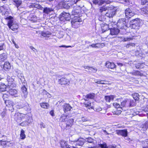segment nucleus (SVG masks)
<instances>
[{
    "mask_svg": "<svg viewBox=\"0 0 148 148\" xmlns=\"http://www.w3.org/2000/svg\"><path fill=\"white\" fill-rule=\"evenodd\" d=\"M41 107L44 108H47L49 106V104L46 103H40Z\"/></svg>",
    "mask_w": 148,
    "mask_h": 148,
    "instance_id": "42",
    "label": "nucleus"
},
{
    "mask_svg": "<svg viewBox=\"0 0 148 148\" xmlns=\"http://www.w3.org/2000/svg\"><path fill=\"white\" fill-rule=\"evenodd\" d=\"M40 127L41 128H45L46 127L45 125L42 122H41L40 123Z\"/></svg>",
    "mask_w": 148,
    "mask_h": 148,
    "instance_id": "58",
    "label": "nucleus"
},
{
    "mask_svg": "<svg viewBox=\"0 0 148 148\" xmlns=\"http://www.w3.org/2000/svg\"><path fill=\"white\" fill-rule=\"evenodd\" d=\"M58 82L59 84L61 85H65L67 84L69 82V81L68 79L65 78H62L59 79Z\"/></svg>",
    "mask_w": 148,
    "mask_h": 148,
    "instance_id": "16",
    "label": "nucleus"
},
{
    "mask_svg": "<svg viewBox=\"0 0 148 148\" xmlns=\"http://www.w3.org/2000/svg\"><path fill=\"white\" fill-rule=\"evenodd\" d=\"M29 18L31 21L34 22L36 21L37 20L36 16L33 14H30L29 16Z\"/></svg>",
    "mask_w": 148,
    "mask_h": 148,
    "instance_id": "31",
    "label": "nucleus"
},
{
    "mask_svg": "<svg viewBox=\"0 0 148 148\" xmlns=\"http://www.w3.org/2000/svg\"><path fill=\"white\" fill-rule=\"evenodd\" d=\"M27 115L23 114L17 112L15 113L14 116L15 120L18 123L21 122L22 121L26 119Z\"/></svg>",
    "mask_w": 148,
    "mask_h": 148,
    "instance_id": "3",
    "label": "nucleus"
},
{
    "mask_svg": "<svg viewBox=\"0 0 148 148\" xmlns=\"http://www.w3.org/2000/svg\"><path fill=\"white\" fill-rule=\"evenodd\" d=\"M136 101L133 99H127V107H131L136 106Z\"/></svg>",
    "mask_w": 148,
    "mask_h": 148,
    "instance_id": "13",
    "label": "nucleus"
},
{
    "mask_svg": "<svg viewBox=\"0 0 148 148\" xmlns=\"http://www.w3.org/2000/svg\"><path fill=\"white\" fill-rule=\"evenodd\" d=\"M7 19L9 20L8 22V26H10V25H14V24H13V20H12L13 18V17L10 16H8L6 18Z\"/></svg>",
    "mask_w": 148,
    "mask_h": 148,
    "instance_id": "29",
    "label": "nucleus"
},
{
    "mask_svg": "<svg viewBox=\"0 0 148 148\" xmlns=\"http://www.w3.org/2000/svg\"><path fill=\"white\" fill-rule=\"evenodd\" d=\"M80 10L78 9H74L71 12V14L73 15H76L80 12Z\"/></svg>",
    "mask_w": 148,
    "mask_h": 148,
    "instance_id": "39",
    "label": "nucleus"
},
{
    "mask_svg": "<svg viewBox=\"0 0 148 148\" xmlns=\"http://www.w3.org/2000/svg\"><path fill=\"white\" fill-rule=\"evenodd\" d=\"M109 8L108 7H106L105 6H103L102 7L99 8V12L102 13L103 11H106L108 10Z\"/></svg>",
    "mask_w": 148,
    "mask_h": 148,
    "instance_id": "36",
    "label": "nucleus"
},
{
    "mask_svg": "<svg viewBox=\"0 0 148 148\" xmlns=\"http://www.w3.org/2000/svg\"><path fill=\"white\" fill-rule=\"evenodd\" d=\"M85 142V140L82 138H79L77 140L74 141V144L75 146L73 145V148H80V146H82Z\"/></svg>",
    "mask_w": 148,
    "mask_h": 148,
    "instance_id": "5",
    "label": "nucleus"
},
{
    "mask_svg": "<svg viewBox=\"0 0 148 148\" xmlns=\"http://www.w3.org/2000/svg\"><path fill=\"white\" fill-rule=\"evenodd\" d=\"M115 97V96L113 95L106 96H105V99L107 102H110V101H112Z\"/></svg>",
    "mask_w": 148,
    "mask_h": 148,
    "instance_id": "24",
    "label": "nucleus"
},
{
    "mask_svg": "<svg viewBox=\"0 0 148 148\" xmlns=\"http://www.w3.org/2000/svg\"><path fill=\"white\" fill-rule=\"evenodd\" d=\"M110 34L112 35H116L119 32L120 30L119 29L116 28H110Z\"/></svg>",
    "mask_w": 148,
    "mask_h": 148,
    "instance_id": "17",
    "label": "nucleus"
},
{
    "mask_svg": "<svg viewBox=\"0 0 148 148\" xmlns=\"http://www.w3.org/2000/svg\"><path fill=\"white\" fill-rule=\"evenodd\" d=\"M5 103L7 106L11 108H13L14 105L13 102L11 100H5Z\"/></svg>",
    "mask_w": 148,
    "mask_h": 148,
    "instance_id": "25",
    "label": "nucleus"
},
{
    "mask_svg": "<svg viewBox=\"0 0 148 148\" xmlns=\"http://www.w3.org/2000/svg\"><path fill=\"white\" fill-rule=\"evenodd\" d=\"M11 66L10 63L8 62H5L3 66L4 69L6 71L9 70L10 69Z\"/></svg>",
    "mask_w": 148,
    "mask_h": 148,
    "instance_id": "30",
    "label": "nucleus"
},
{
    "mask_svg": "<svg viewBox=\"0 0 148 148\" xmlns=\"http://www.w3.org/2000/svg\"><path fill=\"white\" fill-rule=\"evenodd\" d=\"M84 67V69H88L90 70L91 71H93L92 70H94L95 71H96L97 70V69L96 68H93L92 67L89 66H85Z\"/></svg>",
    "mask_w": 148,
    "mask_h": 148,
    "instance_id": "49",
    "label": "nucleus"
},
{
    "mask_svg": "<svg viewBox=\"0 0 148 148\" xmlns=\"http://www.w3.org/2000/svg\"><path fill=\"white\" fill-rule=\"evenodd\" d=\"M141 11L143 14H148V6L142 8Z\"/></svg>",
    "mask_w": 148,
    "mask_h": 148,
    "instance_id": "40",
    "label": "nucleus"
},
{
    "mask_svg": "<svg viewBox=\"0 0 148 148\" xmlns=\"http://www.w3.org/2000/svg\"><path fill=\"white\" fill-rule=\"evenodd\" d=\"M59 18L61 21H69L71 18L69 13L63 12L59 15Z\"/></svg>",
    "mask_w": 148,
    "mask_h": 148,
    "instance_id": "6",
    "label": "nucleus"
},
{
    "mask_svg": "<svg viewBox=\"0 0 148 148\" xmlns=\"http://www.w3.org/2000/svg\"><path fill=\"white\" fill-rule=\"evenodd\" d=\"M140 25V20L138 18L132 20L130 22V27L132 29H138Z\"/></svg>",
    "mask_w": 148,
    "mask_h": 148,
    "instance_id": "1",
    "label": "nucleus"
},
{
    "mask_svg": "<svg viewBox=\"0 0 148 148\" xmlns=\"http://www.w3.org/2000/svg\"><path fill=\"white\" fill-rule=\"evenodd\" d=\"M60 144L62 148H71L69 145H68L67 142L64 140L61 141Z\"/></svg>",
    "mask_w": 148,
    "mask_h": 148,
    "instance_id": "19",
    "label": "nucleus"
},
{
    "mask_svg": "<svg viewBox=\"0 0 148 148\" xmlns=\"http://www.w3.org/2000/svg\"><path fill=\"white\" fill-rule=\"evenodd\" d=\"M51 33H50L49 32H42L41 34V35L42 36L45 37L47 35H49V34H51Z\"/></svg>",
    "mask_w": 148,
    "mask_h": 148,
    "instance_id": "55",
    "label": "nucleus"
},
{
    "mask_svg": "<svg viewBox=\"0 0 148 148\" xmlns=\"http://www.w3.org/2000/svg\"><path fill=\"white\" fill-rule=\"evenodd\" d=\"M125 13L126 17L128 18H131L135 14L134 12L129 8L125 9Z\"/></svg>",
    "mask_w": 148,
    "mask_h": 148,
    "instance_id": "8",
    "label": "nucleus"
},
{
    "mask_svg": "<svg viewBox=\"0 0 148 148\" xmlns=\"http://www.w3.org/2000/svg\"><path fill=\"white\" fill-rule=\"evenodd\" d=\"M125 21V19L124 18L119 19L117 23V27L122 29H123L125 31L127 28V26Z\"/></svg>",
    "mask_w": 148,
    "mask_h": 148,
    "instance_id": "2",
    "label": "nucleus"
},
{
    "mask_svg": "<svg viewBox=\"0 0 148 148\" xmlns=\"http://www.w3.org/2000/svg\"><path fill=\"white\" fill-rule=\"evenodd\" d=\"M23 74H20V75H18V77L21 81L24 79V77L23 76Z\"/></svg>",
    "mask_w": 148,
    "mask_h": 148,
    "instance_id": "57",
    "label": "nucleus"
},
{
    "mask_svg": "<svg viewBox=\"0 0 148 148\" xmlns=\"http://www.w3.org/2000/svg\"><path fill=\"white\" fill-rule=\"evenodd\" d=\"M74 122V120L73 119H71L69 120L67 122L66 127L67 128L68 127H71L73 125Z\"/></svg>",
    "mask_w": 148,
    "mask_h": 148,
    "instance_id": "33",
    "label": "nucleus"
},
{
    "mask_svg": "<svg viewBox=\"0 0 148 148\" xmlns=\"http://www.w3.org/2000/svg\"><path fill=\"white\" fill-rule=\"evenodd\" d=\"M92 2L95 5L97 4H99V1L98 0H92Z\"/></svg>",
    "mask_w": 148,
    "mask_h": 148,
    "instance_id": "63",
    "label": "nucleus"
},
{
    "mask_svg": "<svg viewBox=\"0 0 148 148\" xmlns=\"http://www.w3.org/2000/svg\"><path fill=\"white\" fill-rule=\"evenodd\" d=\"M11 87L10 88L11 89H9L8 91V92L9 94L11 95L14 96V97H17V91L15 89L11 88Z\"/></svg>",
    "mask_w": 148,
    "mask_h": 148,
    "instance_id": "15",
    "label": "nucleus"
},
{
    "mask_svg": "<svg viewBox=\"0 0 148 148\" xmlns=\"http://www.w3.org/2000/svg\"><path fill=\"white\" fill-rule=\"evenodd\" d=\"M14 27V25H10V26H8V27L9 28L11 29L13 31H15L16 30H17L18 28V26L17 25H15V27Z\"/></svg>",
    "mask_w": 148,
    "mask_h": 148,
    "instance_id": "48",
    "label": "nucleus"
},
{
    "mask_svg": "<svg viewBox=\"0 0 148 148\" xmlns=\"http://www.w3.org/2000/svg\"><path fill=\"white\" fill-rule=\"evenodd\" d=\"M7 58V55L6 53H3L0 55V62L4 61Z\"/></svg>",
    "mask_w": 148,
    "mask_h": 148,
    "instance_id": "27",
    "label": "nucleus"
},
{
    "mask_svg": "<svg viewBox=\"0 0 148 148\" xmlns=\"http://www.w3.org/2000/svg\"><path fill=\"white\" fill-rule=\"evenodd\" d=\"M63 110L65 112L71 110L72 108L71 107L69 104L66 103L63 106Z\"/></svg>",
    "mask_w": 148,
    "mask_h": 148,
    "instance_id": "23",
    "label": "nucleus"
},
{
    "mask_svg": "<svg viewBox=\"0 0 148 148\" xmlns=\"http://www.w3.org/2000/svg\"><path fill=\"white\" fill-rule=\"evenodd\" d=\"M132 38L130 37H126V38H123V41H127L130 40H132Z\"/></svg>",
    "mask_w": 148,
    "mask_h": 148,
    "instance_id": "52",
    "label": "nucleus"
},
{
    "mask_svg": "<svg viewBox=\"0 0 148 148\" xmlns=\"http://www.w3.org/2000/svg\"><path fill=\"white\" fill-rule=\"evenodd\" d=\"M20 136V138L22 139H24L25 137V132L23 129L21 130Z\"/></svg>",
    "mask_w": 148,
    "mask_h": 148,
    "instance_id": "43",
    "label": "nucleus"
},
{
    "mask_svg": "<svg viewBox=\"0 0 148 148\" xmlns=\"http://www.w3.org/2000/svg\"><path fill=\"white\" fill-rule=\"evenodd\" d=\"M135 45L133 43H131L127 44L126 46V47L128 48L130 47V46H135Z\"/></svg>",
    "mask_w": 148,
    "mask_h": 148,
    "instance_id": "51",
    "label": "nucleus"
},
{
    "mask_svg": "<svg viewBox=\"0 0 148 148\" xmlns=\"http://www.w3.org/2000/svg\"><path fill=\"white\" fill-rule=\"evenodd\" d=\"M27 119L26 118V119ZM25 121L19 124V125L22 126H25L28 125L30 122H32V119L31 118H29L27 121L26 119L24 120Z\"/></svg>",
    "mask_w": 148,
    "mask_h": 148,
    "instance_id": "18",
    "label": "nucleus"
},
{
    "mask_svg": "<svg viewBox=\"0 0 148 148\" xmlns=\"http://www.w3.org/2000/svg\"><path fill=\"white\" fill-rule=\"evenodd\" d=\"M67 117V116L65 115H62L60 117V121L61 122H64L65 121Z\"/></svg>",
    "mask_w": 148,
    "mask_h": 148,
    "instance_id": "46",
    "label": "nucleus"
},
{
    "mask_svg": "<svg viewBox=\"0 0 148 148\" xmlns=\"http://www.w3.org/2000/svg\"><path fill=\"white\" fill-rule=\"evenodd\" d=\"M132 95L134 99L136 101L139 100L140 99V96L138 93H135Z\"/></svg>",
    "mask_w": 148,
    "mask_h": 148,
    "instance_id": "34",
    "label": "nucleus"
},
{
    "mask_svg": "<svg viewBox=\"0 0 148 148\" xmlns=\"http://www.w3.org/2000/svg\"><path fill=\"white\" fill-rule=\"evenodd\" d=\"M8 95L6 94H3V98L4 99V100L5 101V100H7L5 99L6 98H8Z\"/></svg>",
    "mask_w": 148,
    "mask_h": 148,
    "instance_id": "62",
    "label": "nucleus"
},
{
    "mask_svg": "<svg viewBox=\"0 0 148 148\" xmlns=\"http://www.w3.org/2000/svg\"><path fill=\"white\" fill-rule=\"evenodd\" d=\"M113 106H114V107L116 108H121V105L118 103H113Z\"/></svg>",
    "mask_w": 148,
    "mask_h": 148,
    "instance_id": "56",
    "label": "nucleus"
},
{
    "mask_svg": "<svg viewBox=\"0 0 148 148\" xmlns=\"http://www.w3.org/2000/svg\"><path fill=\"white\" fill-rule=\"evenodd\" d=\"M131 74H132V75H140V76H142L143 74L141 73L140 71H135L134 72H133L132 73H130Z\"/></svg>",
    "mask_w": 148,
    "mask_h": 148,
    "instance_id": "41",
    "label": "nucleus"
},
{
    "mask_svg": "<svg viewBox=\"0 0 148 148\" xmlns=\"http://www.w3.org/2000/svg\"><path fill=\"white\" fill-rule=\"evenodd\" d=\"M71 2L67 3L66 2L61 1L59 3V5L61 8L68 9L71 5Z\"/></svg>",
    "mask_w": 148,
    "mask_h": 148,
    "instance_id": "9",
    "label": "nucleus"
},
{
    "mask_svg": "<svg viewBox=\"0 0 148 148\" xmlns=\"http://www.w3.org/2000/svg\"><path fill=\"white\" fill-rule=\"evenodd\" d=\"M148 128V123L146 122L144 123L141 125L140 127V130L144 131H145L147 130Z\"/></svg>",
    "mask_w": 148,
    "mask_h": 148,
    "instance_id": "22",
    "label": "nucleus"
},
{
    "mask_svg": "<svg viewBox=\"0 0 148 148\" xmlns=\"http://www.w3.org/2000/svg\"><path fill=\"white\" fill-rule=\"evenodd\" d=\"M95 95L94 93L88 94L85 96V97L86 99H93L95 97Z\"/></svg>",
    "mask_w": 148,
    "mask_h": 148,
    "instance_id": "37",
    "label": "nucleus"
},
{
    "mask_svg": "<svg viewBox=\"0 0 148 148\" xmlns=\"http://www.w3.org/2000/svg\"><path fill=\"white\" fill-rule=\"evenodd\" d=\"M116 132L118 135H121L123 137H126L127 135V130H117Z\"/></svg>",
    "mask_w": 148,
    "mask_h": 148,
    "instance_id": "11",
    "label": "nucleus"
},
{
    "mask_svg": "<svg viewBox=\"0 0 148 148\" xmlns=\"http://www.w3.org/2000/svg\"><path fill=\"white\" fill-rule=\"evenodd\" d=\"M88 119L85 117H82V120L84 122L87 121H88Z\"/></svg>",
    "mask_w": 148,
    "mask_h": 148,
    "instance_id": "64",
    "label": "nucleus"
},
{
    "mask_svg": "<svg viewBox=\"0 0 148 148\" xmlns=\"http://www.w3.org/2000/svg\"><path fill=\"white\" fill-rule=\"evenodd\" d=\"M29 48L31 49L34 52H37V50L35 49L34 48L33 46H30L29 47Z\"/></svg>",
    "mask_w": 148,
    "mask_h": 148,
    "instance_id": "59",
    "label": "nucleus"
},
{
    "mask_svg": "<svg viewBox=\"0 0 148 148\" xmlns=\"http://www.w3.org/2000/svg\"><path fill=\"white\" fill-rule=\"evenodd\" d=\"M86 141L89 143H92L93 142V140L90 137H88L86 138Z\"/></svg>",
    "mask_w": 148,
    "mask_h": 148,
    "instance_id": "50",
    "label": "nucleus"
},
{
    "mask_svg": "<svg viewBox=\"0 0 148 148\" xmlns=\"http://www.w3.org/2000/svg\"><path fill=\"white\" fill-rule=\"evenodd\" d=\"M7 80L8 83L7 86V88H13L16 86V84L14 82V79L9 76H8Z\"/></svg>",
    "mask_w": 148,
    "mask_h": 148,
    "instance_id": "7",
    "label": "nucleus"
},
{
    "mask_svg": "<svg viewBox=\"0 0 148 148\" xmlns=\"http://www.w3.org/2000/svg\"><path fill=\"white\" fill-rule=\"evenodd\" d=\"M22 93L21 96L23 99H25L27 97L28 92L27 89L25 86H23L21 88Z\"/></svg>",
    "mask_w": 148,
    "mask_h": 148,
    "instance_id": "12",
    "label": "nucleus"
},
{
    "mask_svg": "<svg viewBox=\"0 0 148 148\" xmlns=\"http://www.w3.org/2000/svg\"><path fill=\"white\" fill-rule=\"evenodd\" d=\"M102 144L103 145V146H102L103 148H115L114 146L112 145H109L108 146L105 143H103Z\"/></svg>",
    "mask_w": 148,
    "mask_h": 148,
    "instance_id": "47",
    "label": "nucleus"
},
{
    "mask_svg": "<svg viewBox=\"0 0 148 148\" xmlns=\"http://www.w3.org/2000/svg\"><path fill=\"white\" fill-rule=\"evenodd\" d=\"M102 31L103 32H104L107 30L110 29V25L107 24H102L101 25Z\"/></svg>",
    "mask_w": 148,
    "mask_h": 148,
    "instance_id": "20",
    "label": "nucleus"
},
{
    "mask_svg": "<svg viewBox=\"0 0 148 148\" xmlns=\"http://www.w3.org/2000/svg\"><path fill=\"white\" fill-rule=\"evenodd\" d=\"M21 108H23L24 109L28 111H29L31 110V108L29 104L27 103L25 104V106L21 107Z\"/></svg>",
    "mask_w": 148,
    "mask_h": 148,
    "instance_id": "35",
    "label": "nucleus"
},
{
    "mask_svg": "<svg viewBox=\"0 0 148 148\" xmlns=\"http://www.w3.org/2000/svg\"><path fill=\"white\" fill-rule=\"evenodd\" d=\"M142 110L145 112L148 111V105L144 106L142 107Z\"/></svg>",
    "mask_w": 148,
    "mask_h": 148,
    "instance_id": "53",
    "label": "nucleus"
},
{
    "mask_svg": "<svg viewBox=\"0 0 148 148\" xmlns=\"http://www.w3.org/2000/svg\"><path fill=\"white\" fill-rule=\"evenodd\" d=\"M73 47V46H66L65 45H62L61 46H59V47L60 48L61 47H66V48H68V47Z\"/></svg>",
    "mask_w": 148,
    "mask_h": 148,
    "instance_id": "61",
    "label": "nucleus"
},
{
    "mask_svg": "<svg viewBox=\"0 0 148 148\" xmlns=\"http://www.w3.org/2000/svg\"><path fill=\"white\" fill-rule=\"evenodd\" d=\"M82 22V19L80 17L75 16L71 21L72 27L75 28H77L80 25V23Z\"/></svg>",
    "mask_w": 148,
    "mask_h": 148,
    "instance_id": "4",
    "label": "nucleus"
},
{
    "mask_svg": "<svg viewBox=\"0 0 148 148\" xmlns=\"http://www.w3.org/2000/svg\"><path fill=\"white\" fill-rule=\"evenodd\" d=\"M107 10L108 11L105 14L106 16L111 18L112 17L115 15L116 11L114 9L109 8Z\"/></svg>",
    "mask_w": 148,
    "mask_h": 148,
    "instance_id": "10",
    "label": "nucleus"
},
{
    "mask_svg": "<svg viewBox=\"0 0 148 148\" xmlns=\"http://www.w3.org/2000/svg\"><path fill=\"white\" fill-rule=\"evenodd\" d=\"M148 0H141V3L142 5H144L146 3L148 2Z\"/></svg>",
    "mask_w": 148,
    "mask_h": 148,
    "instance_id": "60",
    "label": "nucleus"
},
{
    "mask_svg": "<svg viewBox=\"0 0 148 148\" xmlns=\"http://www.w3.org/2000/svg\"><path fill=\"white\" fill-rule=\"evenodd\" d=\"M127 100H123L121 102V108L124 106L127 107Z\"/></svg>",
    "mask_w": 148,
    "mask_h": 148,
    "instance_id": "44",
    "label": "nucleus"
},
{
    "mask_svg": "<svg viewBox=\"0 0 148 148\" xmlns=\"http://www.w3.org/2000/svg\"><path fill=\"white\" fill-rule=\"evenodd\" d=\"M7 88L6 85L4 84L0 83V92H3L6 90V88Z\"/></svg>",
    "mask_w": 148,
    "mask_h": 148,
    "instance_id": "28",
    "label": "nucleus"
},
{
    "mask_svg": "<svg viewBox=\"0 0 148 148\" xmlns=\"http://www.w3.org/2000/svg\"><path fill=\"white\" fill-rule=\"evenodd\" d=\"M84 106L85 107L88 108V109H90V107L92 108H93L92 107H91V103L89 102L84 103Z\"/></svg>",
    "mask_w": 148,
    "mask_h": 148,
    "instance_id": "45",
    "label": "nucleus"
},
{
    "mask_svg": "<svg viewBox=\"0 0 148 148\" xmlns=\"http://www.w3.org/2000/svg\"><path fill=\"white\" fill-rule=\"evenodd\" d=\"M13 4L18 8L22 3V1L18 0H12Z\"/></svg>",
    "mask_w": 148,
    "mask_h": 148,
    "instance_id": "26",
    "label": "nucleus"
},
{
    "mask_svg": "<svg viewBox=\"0 0 148 148\" xmlns=\"http://www.w3.org/2000/svg\"><path fill=\"white\" fill-rule=\"evenodd\" d=\"M105 66L108 69H112L115 68L116 67V66L113 62H111L108 61L106 63Z\"/></svg>",
    "mask_w": 148,
    "mask_h": 148,
    "instance_id": "14",
    "label": "nucleus"
},
{
    "mask_svg": "<svg viewBox=\"0 0 148 148\" xmlns=\"http://www.w3.org/2000/svg\"><path fill=\"white\" fill-rule=\"evenodd\" d=\"M43 12L47 14H49V13L54 10L52 8L47 7L43 8Z\"/></svg>",
    "mask_w": 148,
    "mask_h": 148,
    "instance_id": "21",
    "label": "nucleus"
},
{
    "mask_svg": "<svg viewBox=\"0 0 148 148\" xmlns=\"http://www.w3.org/2000/svg\"><path fill=\"white\" fill-rule=\"evenodd\" d=\"M98 19L100 21H103L105 20V18H104V16H99Z\"/></svg>",
    "mask_w": 148,
    "mask_h": 148,
    "instance_id": "54",
    "label": "nucleus"
},
{
    "mask_svg": "<svg viewBox=\"0 0 148 148\" xmlns=\"http://www.w3.org/2000/svg\"><path fill=\"white\" fill-rule=\"evenodd\" d=\"M111 1L109 0H99V5H101L104 3H106L107 4H110L111 3Z\"/></svg>",
    "mask_w": 148,
    "mask_h": 148,
    "instance_id": "32",
    "label": "nucleus"
},
{
    "mask_svg": "<svg viewBox=\"0 0 148 148\" xmlns=\"http://www.w3.org/2000/svg\"><path fill=\"white\" fill-rule=\"evenodd\" d=\"M32 6V8H36L40 10H42L43 9V8L39 4H33Z\"/></svg>",
    "mask_w": 148,
    "mask_h": 148,
    "instance_id": "38",
    "label": "nucleus"
}]
</instances>
